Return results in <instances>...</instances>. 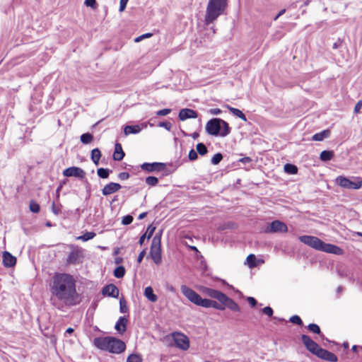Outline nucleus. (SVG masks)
<instances>
[{"label": "nucleus", "mask_w": 362, "mask_h": 362, "mask_svg": "<svg viewBox=\"0 0 362 362\" xmlns=\"http://www.w3.org/2000/svg\"><path fill=\"white\" fill-rule=\"evenodd\" d=\"M52 299L69 306L78 305L81 296L76 291V279L69 273H54L49 282Z\"/></svg>", "instance_id": "1"}, {"label": "nucleus", "mask_w": 362, "mask_h": 362, "mask_svg": "<svg viewBox=\"0 0 362 362\" xmlns=\"http://www.w3.org/2000/svg\"><path fill=\"white\" fill-rule=\"evenodd\" d=\"M299 240L305 245L316 250L337 255L344 254V250L341 247L335 245L326 243L315 236L302 235L299 237Z\"/></svg>", "instance_id": "2"}, {"label": "nucleus", "mask_w": 362, "mask_h": 362, "mask_svg": "<svg viewBox=\"0 0 362 362\" xmlns=\"http://www.w3.org/2000/svg\"><path fill=\"white\" fill-rule=\"evenodd\" d=\"M228 0H209L204 16L206 25L213 23L221 15L223 14L228 6Z\"/></svg>", "instance_id": "3"}, {"label": "nucleus", "mask_w": 362, "mask_h": 362, "mask_svg": "<svg viewBox=\"0 0 362 362\" xmlns=\"http://www.w3.org/2000/svg\"><path fill=\"white\" fill-rule=\"evenodd\" d=\"M337 183L343 188L358 189L362 187V179L355 177L354 180H351L347 177L339 176L336 179Z\"/></svg>", "instance_id": "4"}, {"label": "nucleus", "mask_w": 362, "mask_h": 362, "mask_svg": "<svg viewBox=\"0 0 362 362\" xmlns=\"http://www.w3.org/2000/svg\"><path fill=\"white\" fill-rule=\"evenodd\" d=\"M151 257L156 264L160 263L161 260L160 238L154 236L151 247Z\"/></svg>", "instance_id": "5"}, {"label": "nucleus", "mask_w": 362, "mask_h": 362, "mask_svg": "<svg viewBox=\"0 0 362 362\" xmlns=\"http://www.w3.org/2000/svg\"><path fill=\"white\" fill-rule=\"evenodd\" d=\"M173 338L177 348L184 351L189 348V340L185 334L180 332H173Z\"/></svg>", "instance_id": "6"}, {"label": "nucleus", "mask_w": 362, "mask_h": 362, "mask_svg": "<svg viewBox=\"0 0 362 362\" xmlns=\"http://www.w3.org/2000/svg\"><path fill=\"white\" fill-rule=\"evenodd\" d=\"M301 341L305 348L313 354L317 356L319 353L321 347L309 337L306 334L301 335Z\"/></svg>", "instance_id": "7"}, {"label": "nucleus", "mask_w": 362, "mask_h": 362, "mask_svg": "<svg viewBox=\"0 0 362 362\" xmlns=\"http://www.w3.org/2000/svg\"><path fill=\"white\" fill-rule=\"evenodd\" d=\"M287 231V226L282 221L278 220L272 221L265 229V232L267 233H284Z\"/></svg>", "instance_id": "8"}, {"label": "nucleus", "mask_w": 362, "mask_h": 362, "mask_svg": "<svg viewBox=\"0 0 362 362\" xmlns=\"http://www.w3.org/2000/svg\"><path fill=\"white\" fill-rule=\"evenodd\" d=\"M125 349L126 344L123 341L112 337L111 343L110 344V348L107 351L112 354H119L124 352Z\"/></svg>", "instance_id": "9"}, {"label": "nucleus", "mask_w": 362, "mask_h": 362, "mask_svg": "<svg viewBox=\"0 0 362 362\" xmlns=\"http://www.w3.org/2000/svg\"><path fill=\"white\" fill-rule=\"evenodd\" d=\"M220 118H214L209 120L206 124V132L213 136H220Z\"/></svg>", "instance_id": "10"}, {"label": "nucleus", "mask_w": 362, "mask_h": 362, "mask_svg": "<svg viewBox=\"0 0 362 362\" xmlns=\"http://www.w3.org/2000/svg\"><path fill=\"white\" fill-rule=\"evenodd\" d=\"M182 293L192 303L197 305L200 300V295L186 285L181 286Z\"/></svg>", "instance_id": "11"}, {"label": "nucleus", "mask_w": 362, "mask_h": 362, "mask_svg": "<svg viewBox=\"0 0 362 362\" xmlns=\"http://www.w3.org/2000/svg\"><path fill=\"white\" fill-rule=\"evenodd\" d=\"M112 337H98L93 339L94 346L102 351H107L110 348Z\"/></svg>", "instance_id": "12"}, {"label": "nucleus", "mask_w": 362, "mask_h": 362, "mask_svg": "<svg viewBox=\"0 0 362 362\" xmlns=\"http://www.w3.org/2000/svg\"><path fill=\"white\" fill-rule=\"evenodd\" d=\"M63 175L65 177H75L83 179L86 176L85 171L78 167H70L63 171Z\"/></svg>", "instance_id": "13"}, {"label": "nucleus", "mask_w": 362, "mask_h": 362, "mask_svg": "<svg viewBox=\"0 0 362 362\" xmlns=\"http://www.w3.org/2000/svg\"><path fill=\"white\" fill-rule=\"evenodd\" d=\"M83 257V250L78 247L74 248L67 257L69 264H77Z\"/></svg>", "instance_id": "14"}, {"label": "nucleus", "mask_w": 362, "mask_h": 362, "mask_svg": "<svg viewBox=\"0 0 362 362\" xmlns=\"http://www.w3.org/2000/svg\"><path fill=\"white\" fill-rule=\"evenodd\" d=\"M152 126L151 124H149L148 122H144L141 124L137 125H127L125 126L124 128V134L125 136H128L131 134H138L143 129H146L148 125Z\"/></svg>", "instance_id": "15"}, {"label": "nucleus", "mask_w": 362, "mask_h": 362, "mask_svg": "<svg viewBox=\"0 0 362 362\" xmlns=\"http://www.w3.org/2000/svg\"><path fill=\"white\" fill-rule=\"evenodd\" d=\"M245 264H247L250 269H252L264 264V260L262 258L257 257L253 254H250L247 257Z\"/></svg>", "instance_id": "16"}, {"label": "nucleus", "mask_w": 362, "mask_h": 362, "mask_svg": "<svg viewBox=\"0 0 362 362\" xmlns=\"http://www.w3.org/2000/svg\"><path fill=\"white\" fill-rule=\"evenodd\" d=\"M203 291L206 295L218 300L220 303L225 299L226 294L220 291L205 287L204 288Z\"/></svg>", "instance_id": "17"}, {"label": "nucleus", "mask_w": 362, "mask_h": 362, "mask_svg": "<svg viewBox=\"0 0 362 362\" xmlns=\"http://www.w3.org/2000/svg\"><path fill=\"white\" fill-rule=\"evenodd\" d=\"M141 168L147 172L160 171L165 168V164L162 163H144L141 165Z\"/></svg>", "instance_id": "18"}, {"label": "nucleus", "mask_w": 362, "mask_h": 362, "mask_svg": "<svg viewBox=\"0 0 362 362\" xmlns=\"http://www.w3.org/2000/svg\"><path fill=\"white\" fill-rule=\"evenodd\" d=\"M317 356L321 359L329 362H337L338 360L337 356L334 353L322 348H321Z\"/></svg>", "instance_id": "19"}, {"label": "nucleus", "mask_w": 362, "mask_h": 362, "mask_svg": "<svg viewBox=\"0 0 362 362\" xmlns=\"http://www.w3.org/2000/svg\"><path fill=\"white\" fill-rule=\"evenodd\" d=\"M317 356L321 359L329 362H337L338 360L337 356L334 353L322 348H321Z\"/></svg>", "instance_id": "20"}, {"label": "nucleus", "mask_w": 362, "mask_h": 362, "mask_svg": "<svg viewBox=\"0 0 362 362\" xmlns=\"http://www.w3.org/2000/svg\"><path fill=\"white\" fill-rule=\"evenodd\" d=\"M102 293L104 296L117 298L119 295V289L114 284H108L103 288Z\"/></svg>", "instance_id": "21"}, {"label": "nucleus", "mask_w": 362, "mask_h": 362, "mask_svg": "<svg viewBox=\"0 0 362 362\" xmlns=\"http://www.w3.org/2000/svg\"><path fill=\"white\" fill-rule=\"evenodd\" d=\"M2 262L6 267H12L16 264V257L10 252L5 251L2 255Z\"/></svg>", "instance_id": "22"}, {"label": "nucleus", "mask_w": 362, "mask_h": 362, "mask_svg": "<svg viewBox=\"0 0 362 362\" xmlns=\"http://www.w3.org/2000/svg\"><path fill=\"white\" fill-rule=\"evenodd\" d=\"M178 117L180 120L185 121L187 119L197 118V113L192 109L184 108L180 111Z\"/></svg>", "instance_id": "23"}, {"label": "nucleus", "mask_w": 362, "mask_h": 362, "mask_svg": "<svg viewBox=\"0 0 362 362\" xmlns=\"http://www.w3.org/2000/svg\"><path fill=\"white\" fill-rule=\"evenodd\" d=\"M121 187L119 183L111 182L103 187L102 192L103 195L107 196L117 192Z\"/></svg>", "instance_id": "24"}, {"label": "nucleus", "mask_w": 362, "mask_h": 362, "mask_svg": "<svg viewBox=\"0 0 362 362\" xmlns=\"http://www.w3.org/2000/svg\"><path fill=\"white\" fill-rule=\"evenodd\" d=\"M223 305H225L228 309L233 311L239 312L240 310V308L237 303H235L233 299L228 297L226 295L225 296V299L221 301Z\"/></svg>", "instance_id": "25"}, {"label": "nucleus", "mask_w": 362, "mask_h": 362, "mask_svg": "<svg viewBox=\"0 0 362 362\" xmlns=\"http://www.w3.org/2000/svg\"><path fill=\"white\" fill-rule=\"evenodd\" d=\"M127 320L125 317H119L117 322L115 324V329L119 333H124L127 329Z\"/></svg>", "instance_id": "26"}, {"label": "nucleus", "mask_w": 362, "mask_h": 362, "mask_svg": "<svg viewBox=\"0 0 362 362\" xmlns=\"http://www.w3.org/2000/svg\"><path fill=\"white\" fill-rule=\"evenodd\" d=\"M124 156V153L122 150L121 144L119 143H117L115 144V152L113 153V159L115 160L119 161V160H122Z\"/></svg>", "instance_id": "27"}, {"label": "nucleus", "mask_w": 362, "mask_h": 362, "mask_svg": "<svg viewBox=\"0 0 362 362\" xmlns=\"http://www.w3.org/2000/svg\"><path fill=\"white\" fill-rule=\"evenodd\" d=\"M220 136L224 137L230 133V127L228 124L221 119L220 122Z\"/></svg>", "instance_id": "28"}, {"label": "nucleus", "mask_w": 362, "mask_h": 362, "mask_svg": "<svg viewBox=\"0 0 362 362\" xmlns=\"http://www.w3.org/2000/svg\"><path fill=\"white\" fill-rule=\"evenodd\" d=\"M224 107H226L233 115L241 119L244 122L247 121V118H246L245 115L239 109L230 107L228 105H226Z\"/></svg>", "instance_id": "29"}, {"label": "nucleus", "mask_w": 362, "mask_h": 362, "mask_svg": "<svg viewBox=\"0 0 362 362\" xmlns=\"http://www.w3.org/2000/svg\"><path fill=\"white\" fill-rule=\"evenodd\" d=\"M308 329L311 332L318 334L322 340L326 339L327 341V339L325 338V335L321 332L320 327L317 324H315V323L309 324L308 325Z\"/></svg>", "instance_id": "30"}, {"label": "nucleus", "mask_w": 362, "mask_h": 362, "mask_svg": "<svg viewBox=\"0 0 362 362\" xmlns=\"http://www.w3.org/2000/svg\"><path fill=\"white\" fill-rule=\"evenodd\" d=\"M144 296L146 298L149 300L151 302H156L158 300V297L153 293V290L151 286H147L144 291Z\"/></svg>", "instance_id": "31"}, {"label": "nucleus", "mask_w": 362, "mask_h": 362, "mask_svg": "<svg viewBox=\"0 0 362 362\" xmlns=\"http://www.w3.org/2000/svg\"><path fill=\"white\" fill-rule=\"evenodd\" d=\"M101 157L100 151L98 148H94L91 152V159L95 165H98Z\"/></svg>", "instance_id": "32"}, {"label": "nucleus", "mask_w": 362, "mask_h": 362, "mask_svg": "<svg viewBox=\"0 0 362 362\" xmlns=\"http://www.w3.org/2000/svg\"><path fill=\"white\" fill-rule=\"evenodd\" d=\"M329 135V132L328 130H324L320 133H317L313 135V141H322L325 138L328 137Z\"/></svg>", "instance_id": "33"}, {"label": "nucleus", "mask_w": 362, "mask_h": 362, "mask_svg": "<svg viewBox=\"0 0 362 362\" xmlns=\"http://www.w3.org/2000/svg\"><path fill=\"white\" fill-rule=\"evenodd\" d=\"M96 234L94 232H86L83 235L76 237V240H80L83 242L93 239Z\"/></svg>", "instance_id": "34"}, {"label": "nucleus", "mask_w": 362, "mask_h": 362, "mask_svg": "<svg viewBox=\"0 0 362 362\" xmlns=\"http://www.w3.org/2000/svg\"><path fill=\"white\" fill-rule=\"evenodd\" d=\"M142 356L139 354H131L127 358V362H142Z\"/></svg>", "instance_id": "35"}, {"label": "nucleus", "mask_w": 362, "mask_h": 362, "mask_svg": "<svg viewBox=\"0 0 362 362\" xmlns=\"http://www.w3.org/2000/svg\"><path fill=\"white\" fill-rule=\"evenodd\" d=\"M284 170L288 174L295 175L298 173V168L293 164L287 163L284 165Z\"/></svg>", "instance_id": "36"}, {"label": "nucleus", "mask_w": 362, "mask_h": 362, "mask_svg": "<svg viewBox=\"0 0 362 362\" xmlns=\"http://www.w3.org/2000/svg\"><path fill=\"white\" fill-rule=\"evenodd\" d=\"M334 153L330 151H323L321 152L320 158L323 161L330 160L333 158Z\"/></svg>", "instance_id": "37"}, {"label": "nucleus", "mask_w": 362, "mask_h": 362, "mask_svg": "<svg viewBox=\"0 0 362 362\" xmlns=\"http://www.w3.org/2000/svg\"><path fill=\"white\" fill-rule=\"evenodd\" d=\"M211 303H212V300H209L207 298H202V297H200V300H199V303L197 304V305L208 308H211Z\"/></svg>", "instance_id": "38"}, {"label": "nucleus", "mask_w": 362, "mask_h": 362, "mask_svg": "<svg viewBox=\"0 0 362 362\" xmlns=\"http://www.w3.org/2000/svg\"><path fill=\"white\" fill-rule=\"evenodd\" d=\"M93 139L92 134L89 133L83 134L81 136V141L83 144H87L90 143Z\"/></svg>", "instance_id": "39"}, {"label": "nucleus", "mask_w": 362, "mask_h": 362, "mask_svg": "<svg viewBox=\"0 0 362 362\" xmlns=\"http://www.w3.org/2000/svg\"><path fill=\"white\" fill-rule=\"evenodd\" d=\"M110 170L105 168H99L98 169V175L101 178H107L109 176Z\"/></svg>", "instance_id": "40"}, {"label": "nucleus", "mask_w": 362, "mask_h": 362, "mask_svg": "<svg viewBox=\"0 0 362 362\" xmlns=\"http://www.w3.org/2000/svg\"><path fill=\"white\" fill-rule=\"evenodd\" d=\"M196 148H197V151L201 156H204V155H205L207 153V148H206V146L204 144H202V143H199L197 145Z\"/></svg>", "instance_id": "41"}, {"label": "nucleus", "mask_w": 362, "mask_h": 362, "mask_svg": "<svg viewBox=\"0 0 362 362\" xmlns=\"http://www.w3.org/2000/svg\"><path fill=\"white\" fill-rule=\"evenodd\" d=\"M119 311L122 313H128V307L125 300L123 298L119 300Z\"/></svg>", "instance_id": "42"}, {"label": "nucleus", "mask_w": 362, "mask_h": 362, "mask_svg": "<svg viewBox=\"0 0 362 362\" xmlns=\"http://www.w3.org/2000/svg\"><path fill=\"white\" fill-rule=\"evenodd\" d=\"M146 182L150 186H155L158 184V180L153 176H149L146 178Z\"/></svg>", "instance_id": "43"}, {"label": "nucleus", "mask_w": 362, "mask_h": 362, "mask_svg": "<svg viewBox=\"0 0 362 362\" xmlns=\"http://www.w3.org/2000/svg\"><path fill=\"white\" fill-rule=\"evenodd\" d=\"M222 159H223L222 154L220 153H218L212 157L211 163L214 165H217L221 161Z\"/></svg>", "instance_id": "44"}, {"label": "nucleus", "mask_w": 362, "mask_h": 362, "mask_svg": "<svg viewBox=\"0 0 362 362\" xmlns=\"http://www.w3.org/2000/svg\"><path fill=\"white\" fill-rule=\"evenodd\" d=\"M289 321L291 323H293V324H296L298 325H301L303 324V321L298 315H293L292 317H290Z\"/></svg>", "instance_id": "45"}, {"label": "nucleus", "mask_w": 362, "mask_h": 362, "mask_svg": "<svg viewBox=\"0 0 362 362\" xmlns=\"http://www.w3.org/2000/svg\"><path fill=\"white\" fill-rule=\"evenodd\" d=\"M30 210L33 213H37L40 211V206L37 203L32 201L30 203Z\"/></svg>", "instance_id": "46"}, {"label": "nucleus", "mask_w": 362, "mask_h": 362, "mask_svg": "<svg viewBox=\"0 0 362 362\" xmlns=\"http://www.w3.org/2000/svg\"><path fill=\"white\" fill-rule=\"evenodd\" d=\"M211 308H215L216 310H223L225 309V305H223L220 302L218 303L215 300H212Z\"/></svg>", "instance_id": "47"}, {"label": "nucleus", "mask_w": 362, "mask_h": 362, "mask_svg": "<svg viewBox=\"0 0 362 362\" xmlns=\"http://www.w3.org/2000/svg\"><path fill=\"white\" fill-rule=\"evenodd\" d=\"M262 312L269 317H272L274 313L273 309L269 306H267L262 308Z\"/></svg>", "instance_id": "48"}, {"label": "nucleus", "mask_w": 362, "mask_h": 362, "mask_svg": "<svg viewBox=\"0 0 362 362\" xmlns=\"http://www.w3.org/2000/svg\"><path fill=\"white\" fill-rule=\"evenodd\" d=\"M84 4L88 7H90L94 9L97 8V2L95 0H85Z\"/></svg>", "instance_id": "49"}, {"label": "nucleus", "mask_w": 362, "mask_h": 362, "mask_svg": "<svg viewBox=\"0 0 362 362\" xmlns=\"http://www.w3.org/2000/svg\"><path fill=\"white\" fill-rule=\"evenodd\" d=\"M158 127H163L168 131H170L172 128V124L169 122H159Z\"/></svg>", "instance_id": "50"}, {"label": "nucleus", "mask_w": 362, "mask_h": 362, "mask_svg": "<svg viewBox=\"0 0 362 362\" xmlns=\"http://www.w3.org/2000/svg\"><path fill=\"white\" fill-rule=\"evenodd\" d=\"M133 221V217L130 215H127L123 217L122 223L123 225H129Z\"/></svg>", "instance_id": "51"}, {"label": "nucleus", "mask_w": 362, "mask_h": 362, "mask_svg": "<svg viewBox=\"0 0 362 362\" xmlns=\"http://www.w3.org/2000/svg\"><path fill=\"white\" fill-rule=\"evenodd\" d=\"M155 229L156 228L152 226H149L146 230V232L145 234H146V238L147 239H149L153 234L154 231H155Z\"/></svg>", "instance_id": "52"}, {"label": "nucleus", "mask_w": 362, "mask_h": 362, "mask_svg": "<svg viewBox=\"0 0 362 362\" xmlns=\"http://www.w3.org/2000/svg\"><path fill=\"white\" fill-rule=\"evenodd\" d=\"M153 35L152 33H145L144 35H141L139 37H137L136 38H135L134 40V42H139L140 41H141L142 40L145 39V38H148V37H151V36Z\"/></svg>", "instance_id": "53"}, {"label": "nucleus", "mask_w": 362, "mask_h": 362, "mask_svg": "<svg viewBox=\"0 0 362 362\" xmlns=\"http://www.w3.org/2000/svg\"><path fill=\"white\" fill-rule=\"evenodd\" d=\"M170 112H171V109L165 108V109H163V110H160L156 112V115L158 116H165V115H168Z\"/></svg>", "instance_id": "54"}, {"label": "nucleus", "mask_w": 362, "mask_h": 362, "mask_svg": "<svg viewBox=\"0 0 362 362\" xmlns=\"http://www.w3.org/2000/svg\"><path fill=\"white\" fill-rule=\"evenodd\" d=\"M197 158V153L194 149H192L189 153V159L190 160H194Z\"/></svg>", "instance_id": "55"}, {"label": "nucleus", "mask_w": 362, "mask_h": 362, "mask_svg": "<svg viewBox=\"0 0 362 362\" xmlns=\"http://www.w3.org/2000/svg\"><path fill=\"white\" fill-rule=\"evenodd\" d=\"M247 300L249 303V304L251 305V307H252V308L255 307L256 305L257 304L256 299L253 297H247Z\"/></svg>", "instance_id": "56"}, {"label": "nucleus", "mask_w": 362, "mask_h": 362, "mask_svg": "<svg viewBox=\"0 0 362 362\" xmlns=\"http://www.w3.org/2000/svg\"><path fill=\"white\" fill-rule=\"evenodd\" d=\"M128 1L129 0H120V2H119V11L120 12L123 11L125 9Z\"/></svg>", "instance_id": "57"}, {"label": "nucleus", "mask_w": 362, "mask_h": 362, "mask_svg": "<svg viewBox=\"0 0 362 362\" xmlns=\"http://www.w3.org/2000/svg\"><path fill=\"white\" fill-rule=\"evenodd\" d=\"M209 112L213 115H217L221 113V110L219 108H212L209 110Z\"/></svg>", "instance_id": "58"}, {"label": "nucleus", "mask_w": 362, "mask_h": 362, "mask_svg": "<svg viewBox=\"0 0 362 362\" xmlns=\"http://www.w3.org/2000/svg\"><path fill=\"white\" fill-rule=\"evenodd\" d=\"M362 107V101L359 100L355 105L354 112L358 113Z\"/></svg>", "instance_id": "59"}, {"label": "nucleus", "mask_w": 362, "mask_h": 362, "mask_svg": "<svg viewBox=\"0 0 362 362\" xmlns=\"http://www.w3.org/2000/svg\"><path fill=\"white\" fill-rule=\"evenodd\" d=\"M119 177L121 179V180H127L128 179L129 177V174L127 173H121L119 175Z\"/></svg>", "instance_id": "60"}, {"label": "nucleus", "mask_w": 362, "mask_h": 362, "mask_svg": "<svg viewBox=\"0 0 362 362\" xmlns=\"http://www.w3.org/2000/svg\"><path fill=\"white\" fill-rule=\"evenodd\" d=\"M52 211L56 215L59 214L60 211V209L56 206L54 203L52 204Z\"/></svg>", "instance_id": "61"}, {"label": "nucleus", "mask_w": 362, "mask_h": 362, "mask_svg": "<svg viewBox=\"0 0 362 362\" xmlns=\"http://www.w3.org/2000/svg\"><path fill=\"white\" fill-rule=\"evenodd\" d=\"M251 160H252L251 158L249 157H245V158L240 159V161L243 163H248L251 162Z\"/></svg>", "instance_id": "62"}, {"label": "nucleus", "mask_w": 362, "mask_h": 362, "mask_svg": "<svg viewBox=\"0 0 362 362\" xmlns=\"http://www.w3.org/2000/svg\"><path fill=\"white\" fill-rule=\"evenodd\" d=\"M286 12V9H282L279 13L274 17V20L276 21L281 16L284 15Z\"/></svg>", "instance_id": "63"}, {"label": "nucleus", "mask_w": 362, "mask_h": 362, "mask_svg": "<svg viewBox=\"0 0 362 362\" xmlns=\"http://www.w3.org/2000/svg\"><path fill=\"white\" fill-rule=\"evenodd\" d=\"M146 238V234H144L143 235L141 236L139 241V243L141 245H143Z\"/></svg>", "instance_id": "64"}]
</instances>
